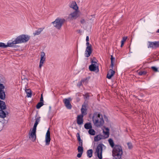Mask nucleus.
<instances>
[{
    "instance_id": "1",
    "label": "nucleus",
    "mask_w": 159,
    "mask_h": 159,
    "mask_svg": "<svg viewBox=\"0 0 159 159\" xmlns=\"http://www.w3.org/2000/svg\"><path fill=\"white\" fill-rule=\"evenodd\" d=\"M92 120L94 125L97 127L102 126L104 123L102 115L96 112L93 114Z\"/></svg>"
},
{
    "instance_id": "2",
    "label": "nucleus",
    "mask_w": 159,
    "mask_h": 159,
    "mask_svg": "<svg viewBox=\"0 0 159 159\" xmlns=\"http://www.w3.org/2000/svg\"><path fill=\"white\" fill-rule=\"evenodd\" d=\"M122 154L123 151L121 147L119 145H115L112 150V155L114 158L120 159Z\"/></svg>"
},
{
    "instance_id": "3",
    "label": "nucleus",
    "mask_w": 159,
    "mask_h": 159,
    "mask_svg": "<svg viewBox=\"0 0 159 159\" xmlns=\"http://www.w3.org/2000/svg\"><path fill=\"white\" fill-rule=\"evenodd\" d=\"M40 121V117H38L35 119V123L31 132L29 134V138L33 142L36 140V130L37 125Z\"/></svg>"
},
{
    "instance_id": "4",
    "label": "nucleus",
    "mask_w": 159,
    "mask_h": 159,
    "mask_svg": "<svg viewBox=\"0 0 159 159\" xmlns=\"http://www.w3.org/2000/svg\"><path fill=\"white\" fill-rule=\"evenodd\" d=\"M65 21L66 20L65 19L58 17L56 19L55 21L52 22V23L53 24L55 27L59 30L61 29Z\"/></svg>"
},
{
    "instance_id": "5",
    "label": "nucleus",
    "mask_w": 159,
    "mask_h": 159,
    "mask_svg": "<svg viewBox=\"0 0 159 159\" xmlns=\"http://www.w3.org/2000/svg\"><path fill=\"white\" fill-rule=\"evenodd\" d=\"M30 36L28 35L22 34L18 36L16 39L19 44L26 42L30 39Z\"/></svg>"
},
{
    "instance_id": "6",
    "label": "nucleus",
    "mask_w": 159,
    "mask_h": 159,
    "mask_svg": "<svg viewBox=\"0 0 159 159\" xmlns=\"http://www.w3.org/2000/svg\"><path fill=\"white\" fill-rule=\"evenodd\" d=\"M103 146H104L103 144L100 143L98 145L96 149V153H97L98 157L99 159L102 158V153Z\"/></svg>"
},
{
    "instance_id": "7",
    "label": "nucleus",
    "mask_w": 159,
    "mask_h": 159,
    "mask_svg": "<svg viewBox=\"0 0 159 159\" xmlns=\"http://www.w3.org/2000/svg\"><path fill=\"white\" fill-rule=\"evenodd\" d=\"M91 63L92 64L89 66V70L91 71L98 72L99 70L97 62L95 61H91Z\"/></svg>"
},
{
    "instance_id": "8",
    "label": "nucleus",
    "mask_w": 159,
    "mask_h": 159,
    "mask_svg": "<svg viewBox=\"0 0 159 159\" xmlns=\"http://www.w3.org/2000/svg\"><path fill=\"white\" fill-rule=\"evenodd\" d=\"M79 12V11L78 10H75L69 15L68 18L71 20L76 19L79 16L78 14Z\"/></svg>"
},
{
    "instance_id": "9",
    "label": "nucleus",
    "mask_w": 159,
    "mask_h": 159,
    "mask_svg": "<svg viewBox=\"0 0 159 159\" xmlns=\"http://www.w3.org/2000/svg\"><path fill=\"white\" fill-rule=\"evenodd\" d=\"M50 128H49L47 131L45 135V142L46 143V145H49L50 144Z\"/></svg>"
},
{
    "instance_id": "10",
    "label": "nucleus",
    "mask_w": 159,
    "mask_h": 159,
    "mask_svg": "<svg viewBox=\"0 0 159 159\" xmlns=\"http://www.w3.org/2000/svg\"><path fill=\"white\" fill-rule=\"evenodd\" d=\"M70 98H69L68 99L65 98L63 100V102L66 107L67 109H71L72 107L70 103Z\"/></svg>"
},
{
    "instance_id": "11",
    "label": "nucleus",
    "mask_w": 159,
    "mask_h": 159,
    "mask_svg": "<svg viewBox=\"0 0 159 159\" xmlns=\"http://www.w3.org/2000/svg\"><path fill=\"white\" fill-rule=\"evenodd\" d=\"M92 52V48L91 47H87L85 51V56L87 57L90 56Z\"/></svg>"
},
{
    "instance_id": "12",
    "label": "nucleus",
    "mask_w": 159,
    "mask_h": 159,
    "mask_svg": "<svg viewBox=\"0 0 159 159\" xmlns=\"http://www.w3.org/2000/svg\"><path fill=\"white\" fill-rule=\"evenodd\" d=\"M84 116L83 115H79L77 118V123L79 125H81L83 123V118Z\"/></svg>"
},
{
    "instance_id": "13",
    "label": "nucleus",
    "mask_w": 159,
    "mask_h": 159,
    "mask_svg": "<svg viewBox=\"0 0 159 159\" xmlns=\"http://www.w3.org/2000/svg\"><path fill=\"white\" fill-rule=\"evenodd\" d=\"M109 129L108 128L105 127V129H103L104 139L107 138L109 136Z\"/></svg>"
},
{
    "instance_id": "14",
    "label": "nucleus",
    "mask_w": 159,
    "mask_h": 159,
    "mask_svg": "<svg viewBox=\"0 0 159 159\" xmlns=\"http://www.w3.org/2000/svg\"><path fill=\"white\" fill-rule=\"evenodd\" d=\"M18 42L16 39V38L15 39L12 41L11 42H9L7 43V45L6 44V48L8 47H11L13 46L14 44H19Z\"/></svg>"
},
{
    "instance_id": "15",
    "label": "nucleus",
    "mask_w": 159,
    "mask_h": 159,
    "mask_svg": "<svg viewBox=\"0 0 159 159\" xmlns=\"http://www.w3.org/2000/svg\"><path fill=\"white\" fill-rule=\"evenodd\" d=\"M115 73V72L114 71L110 69L107 74V78L109 79H111Z\"/></svg>"
},
{
    "instance_id": "16",
    "label": "nucleus",
    "mask_w": 159,
    "mask_h": 159,
    "mask_svg": "<svg viewBox=\"0 0 159 159\" xmlns=\"http://www.w3.org/2000/svg\"><path fill=\"white\" fill-rule=\"evenodd\" d=\"M81 110V114L80 115H83V116H84L87 114V109L85 105H82Z\"/></svg>"
},
{
    "instance_id": "17",
    "label": "nucleus",
    "mask_w": 159,
    "mask_h": 159,
    "mask_svg": "<svg viewBox=\"0 0 159 159\" xmlns=\"http://www.w3.org/2000/svg\"><path fill=\"white\" fill-rule=\"evenodd\" d=\"M70 8H73L75 10H78V7L75 2H73L70 6Z\"/></svg>"
},
{
    "instance_id": "18",
    "label": "nucleus",
    "mask_w": 159,
    "mask_h": 159,
    "mask_svg": "<svg viewBox=\"0 0 159 159\" xmlns=\"http://www.w3.org/2000/svg\"><path fill=\"white\" fill-rule=\"evenodd\" d=\"M102 139H104L103 136L101 134H98L94 137V141L95 142H97Z\"/></svg>"
},
{
    "instance_id": "19",
    "label": "nucleus",
    "mask_w": 159,
    "mask_h": 159,
    "mask_svg": "<svg viewBox=\"0 0 159 159\" xmlns=\"http://www.w3.org/2000/svg\"><path fill=\"white\" fill-rule=\"evenodd\" d=\"M44 28H39L38 30H36L35 32L33 33L34 36L38 35L40 34L41 32L43 30Z\"/></svg>"
},
{
    "instance_id": "20",
    "label": "nucleus",
    "mask_w": 159,
    "mask_h": 159,
    "mask_svg": "<svg viewBox=\"0 0 159 159\" xmlns=\"http://www.w3.org/2000/svg\"><path fill=\"white\" fill-rule=\"evenodd\" d=\"M84 127L86 129H90L92 128L91 124L90 123H87L85 124Z\"/></svg>"
},
{
    "instance_id": "21",
    "label": "nucleus",
    "mask_w": 159,
    "mask_h": 159,
    "mask_svg": "<svg viewBox=\"0 0 159 159\" xmlns=\"http://www.w3.org/2000/svg\"><path fill=\"white\" fill-rule=\"evenodd\" d=\"M6 106L4 102L0 100V108L2 109H5Z\"/></svg>"
},
{
    "instance_id": "22",
    "label": "nucleus",
    "mask_w": 159,
    "mask_h": 159,
    "mask_svg": "<svg viewBox=\"0 0 159 159\" xmlns=\"http://www.w3.org/2000/svg\"><path fill=\"white\" fill-rule=\"evenodd\" d=\"M25 92L27 94V97L28 98L31 97L32 95L31 91L30 89H26Z\"/></svg>"
},
{
    "instance_id": "23",
    "label": "nucleus",
    "mask_w": 159,
    "mask_h": 159,
    "mask_svg": "<svg viewBox=\"0 0 159 159\" xmlns=\"http://www.w3.org/2000/svg\"><path fill=\"white\" fill-rule=\"evenodd\" d=\"M5 98V94L4 91H0V98L3 100Z\"/></svg>"
},
{
    "instance_id": "24",
    "label": "nucleus",
    "mask_w": 159,
    "mask_h": 159,
    "mask_svg": "<svg viewBox=\"0 0 159 159\" xmlns=\"http://www.w3.org/2000/svg\"><path fill=\"white\" fill-rule=\"evenodd\" d=\"M2 110H0V117L4 118L6 117V113Z\"/></svg>"
},
{
    "instance_id": "25",
    "label": "nucleus",
    "mask_w": 159,
    "mask_h": 159,
    "mask_svg": "<svg viewBox=\"0 0 159 159\" xmlns=\"http://www.w3.org/2000/svg\"><path fill=\"white\" fill-rule=\"evenodd\" d=\"M40 59L42 60H44L45 61L46 60V57H45V53L43 52H42L40 54Z\"/></svg>"
},
{
    "instance_id": "26",
    "label": "nucleus",
    "mask_w": 159,
    "mask_h": 159,
    "mask_svg": "<svg viewBox=\"0 0 159 159\" xmlns=\"http://www.w3.org/2000/svg\"><path fill=\"white\" fill-rule=\"evenodd\" d=\"M87 153L88 157L90 158L92 157L93 155V150L92 149L88 150Z\"/></svg>"
},
{
    "instance_id": "27",
    "label": "nucleus",
    "mask_w": 159,
    "mask_h": 159,
    "mask_svg": "<svg viewBox=\"0 0 159 159\" xmlns=\"http://www.w3.org/2000/svg\"><path fill=\"white\" fill-rule=\"evenodd\" d=\"M88 132L90 135H94L96 134L95 131L93 129H92V128L89 129Z\"/></svg>"
},
{
    "instance_id": "28",
    "label": "nucleus",
    "mask_w": 159,
    "mask_h": 159,
    "mask_svg": "<svg viewBox=\"0 0 159 159\" xmlns=\"http://www.w3.org/2000/svg\"><path fill=\"white\" fill-rule=\"evenodd\" d=\"M148 43H149L148 46V48H155L154 47V42H149Z\"/></svg>"
},
{
    "instance_id": "29",
    "label": "nucleus",
    "mask_w": 159,
    "mask_h": 159,
    "mask_svg": "<svg viewBox=\"0 0 159 159\" xmlns=\"http://www.w3.org/2000/svg\"><path fill=\"white\" fill-rule=\"evenodd\" d=\"M77 150L79 152L83 153V146H79L77 148Z\"/></svg>"
},
{
    "instance_id": "30",
    "label": "nucleus",
    "mask_w": 159,
    "mask_h": 159,
    "mask_svg": "<svg viewBox=\"0 0 159 159\" xmlns=\"http://www.w3.org/2000/svg\"><path fill=\"white\" fill-rule=\"evenodd\" d=\"M109 143L110 145V146L112 147L113 148L114 146V143L113 140L112 139H110L108 140Z\"/></svg>"
},
{
    "instance_id": "31",
    "label": "nucleus",
    "mask_w": 159,
    "mask_h": 159,
    "mask_svg": "<svg viewBox=\"0 0 159 159\" xmlns=\"http://www.w3.org/2000/svg\"><path fill=\"white\" fill-rule=\"evenodd\" d=\"M43 102H39L37 106H36V108L37 109L40 108L42 106H43Z\"/></svg>"
},
{
    "instance_id": "32",
    "label": "nucleus",
    "mask_w": 159,
    "mask_h": 159,
    "mask_svg": "<svg viewBox=\"0 0 159 159\" xmlns=\"http://www.w3.org/2000/svg\"><path fill=\"white\" fill-rule=\"evenodd\" d=\"M45 61L44 60H40L39 64V68H41L42 66H43L44 62Z\"/></svg>"
},
{
    "instance_id": "33",
    "label": "nucleus",
    "mask_w": 159,
    "mask_h": 159,
    "mask_svg": "<svg viewBox=\"0 0 159 159\" xmlns=\"http://www.w3.org/2000/svg\"><path fill=\"white\" fill-rule=\"evenodd\" d=\"M146 74V72L145 71H140L138 72V74L139 75H144Z\"/></svg>"
},
{
    "instance_id": "34",
    "label": "nucleus",
    "mask_w": 159,
    "mask_h": 159,
    "mask_svg": "<svg viewBox=\"0 0 159 159\" xmlns=\"http://www.w3.org/2000/svg\"><path fill=\"white\" fill-rule=\"evenodd\" d=\"M86 79L81 80V81L77 84V86L80 87V86L81 85L82 83L83 82H84V81H86Z\"/></svg>"
},
{
    "instance_id": "35",
    "label": "nucleus",
    "mask_w": 159,
    "mask_h": 159,
    "mask_svg": "<svg viewBox=\"0 0 159 159\" xmlns=\"http://www.w3.org/2000/svg\"><path fill=\"white\" fill-rule=\"evenodd\" d=\"M0 48H6V44L3 43H0Z\"/></svg>"
},
{
    "instance_id": "36",
    "label": "nucleus",
    "mask_w": 159,
    "mask_h": 159,
    "mask_svg": "<svg viewBox=\"0 0 159 159\" xmlns=\"http://www.w3.org/2000/svg\"><path fill=\"white\" fill-rule=\"evenodd\" d=\"M154 47L155 48H157L159 47V42H154Z\"/></svg>"
},
{
    "instance_id": "37",
    "label": "nucleus",
    "mask_w": 159,
    "mask_h": 159,
    "mask_svg": "<svg viewBox=\"0 0 159 159\" xmlns=\"http://www.w3.org/2000/svg\"><path fill=\"white\" fill-rule=\"evenodd\" d=\"M127 39V37H123V38H122V39L121 41V43H124V42L126 41Z\"/></svg>"
},
{
    "instance_id": "38",
    "label": "nucleus",
    "mask_w": 159,
    "mask_h": 159,
    "mask_svg": "<svg viewBox=\"0 0 159 159\" xmlns=\"http://www.w3.org/2000/svg\"><path fill=\"white\" fill-rule=\"evenodd\" d=\"M4 89V86L2 84H0V91H3V89Z\"/></svg>"
},
{
    "instance_id": "39",
    "label": "nucleus",
    "mask_w": 159,
    "mask_h": 159,
    "mask_svg": "<svg viewBox=\"0 0 159 159\" xmlns=\"http://www.w3.org/2000/svg\"><path fill=\"white\" fill-rule=\"evenodd\" d=\"M127 145L128 148L129 149H130L132 148V145L131 143H127Z\"/></svg>"
},
{
    "instance_id": "40",
    "label": "nucleus",
    "mask_w": 159,
    "mask_h": 159,
    "mask_svg": "<svg viewBox=\"0 0 159 159\" xmlns=\"http://www.w3.org/2000/svg\"><path fill=\"white\" fill-rule=\"evenodd\" d=\"M151 68L155 71L157 72L158 71L157 69L155 67L152 66L151 67Z\"/></svg>"
},
{
    "instance_id": "41",
    "label": "nucleus",
    "mask_w": 159,
    "mask_h": 159,
    "mask_svg": "<svg viewBox=\"0 0 159 159\" xmlns=\"http://www.w3.org/2000/svg\"><path fill=\"white\" fill-rule=\"evenodd\" d=\"M111 65L113 66V60H115V58L113 57L111 55Z\"/></svg>"
},
{
    "instance_id": "42",
    "label": "nucleus",
    "mask_w": 159,
    "mask_h": 159,
    "mask_svg": "<svg viewBox=\"0 0 159 159\" xmlns=\"http://www.w3.org/2000/svg\"><path fill=\"white\" fill-rule=\"evenodd\" d=\"M79 141V146H83V141L82 140H80Z\"/></svg>"
},
{
    "instance_id": "43",
    "label": "nucleus",
    "mask_w": 159,
    "mask_h": 159,
    "mask_svg": "<svg viewBox=\"0 0 159 159\" xmlns=\"http://www.w3.org/2000/svg\"><path fill=\"white\" fill-rule=\"evenodd\" d=\"M82 154L83 153L79 152V153L77 154V157L79 158L80 157H81Z\"/></svg>"
},
{
    "instance_id": "44",
    "label": "nucleus",
    "mask_w": 159,
    "mask_h": 159,
    "mask_svg": "<svg viewBox=\"0 0 159 159\" xmlns=\"http://www.w3.org/2000/svg\"><path fill=\"white\" fill-rule=\"evenodd\" d=\"M80 22V23L82 24H84L85 22V20H84V19H82L81 20Z\"/></svg>"
},
{
    "instance_id": "45",
    "label": "nucleus",
    "mask_w": 159,
    "mask_h": 159,
    "mask_svg": "<svg viewBox=\"0 0 159 159\" xmlns=\"http://www.w3.org/2000/svg\"><path fill=\"white\" fill-rule=\"evenodd\" d=\"M40 101L41 102H43V101L42 94L41 95V98H40Z\"/></svg>"
},
{
    "instance_id": "46",
    "label": "nucleus",
    "mask_w": 159,
    "mask_h": 159,
    "mask_svg": "<svg viewBox=\"0 0 159 159\" xmlns=\"http://www.w3.org/2000/svg\"><path fill=\"white\" fill-rule=\"evenodd\" d=\"M78 134V136H77V139L78 141L80 140H81V139H80V135L79 134Z\"/></svg>"
},
{
    "instance_id": "47",
    "label": "nucleus",
    "mask_w": 159,
    "mask_h": 159,
    "mask_svg": "<svg viewBox=\"0 0 159 159\" xmlns=\"http://www.w3.org/2000/svg\"><path fill=\"white\" fill-rule=\"evenodd\" d=\"M86 45L87 47H91V45H89V42H87Z\"/></svg>"
},
{
    "instance_id": "48",
    "label": "nucleus",
    "mask_w": 159,
    "mask_h": 159,
    "mask_svg": "<svg viewBox=\"0 0 159 159\" xmlns=\"http://www.w3.org/2000/svg\"><path fill=\"white\" fill-rule=\"evenodd\" d=\"M86 42H89V37L88 36H87L86 37Z\"/></svg>"
},
{
    "instance_id": "49",
    "label": "nucleus",
    "mask_w": 159,
    "mask_h": 159,
    "mask_svg": "<svg viewBox=\"0 0 159 159\" xmlns=\"http://www.w3.org/2000/svg\"><path fill=\"white\" fill-rule=\"evenodd\" d=\"M85 96H86V98H89V94L88 93H86L85 94Z\"/></svg>"
},
{
    "instance_id": "50",
    "label": "nucleus",
    "mask_w": 159,
    "mask_h": 159,
    "mask_svg": "<svg viewBox=\"0 0 159 159\" xmlns=\"http://www.w3.org/2000/svg\"><path fill=\"white\" fill-rule=\"evenodd\" d=\"M124 44V43H121V47H123V46Z\"/></svg>"
},
{
    "instance_id": "51",
    "label": "nucleus",
    "mask_w": 159,
    "mask_h": 159,
    "mask_svg": "<svg viewBox=\"0 0 159 159\" xmlns=\"http://www.w3.org/2000/svg\"><path fill=\"white\" fill-rule=\"evenodd\" d=\"M157 32L158 33H159V29L157 30Z\"/></svg>"
},
{
    "instance_id": "52",
    "label": "nucleus",
    "mask_w": 159,
    "mask_h": 159,
    "mask_svg": "<svg viewBox=\"0 0 159 159\" xmlns=\"http://www.w3.org/2000/svg\"><path fill=\"white\" fill-rule=\"evenodd\" d=\"M49 108H50H50H51V107H49Z\"/></svg>"
}]
</instances>
